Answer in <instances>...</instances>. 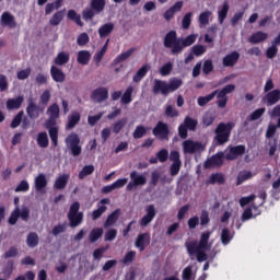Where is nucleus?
I'll list each match as a JSON object with an SVG mask.
<instances>
[{
  "label": "nucleus",
  "mask_w": 280,
  "mask_h": 280,
  "mask_svg": "<svg viewBox=\"0 0 280 280\" xmlns=\"http://www.w3.org/2000/svg\"><path fill=\"white\" fill-rule=\"evenodd\" d=\"M102 235H104V229L95 228L90 232L89 240L92 244H95V242H97Z\"/></svg>",
  "instance_id": "obj_38"
},
{
  "label": "nucleus",
  "mask_w": 280,
  "mask_h": 280,
  "mask_svg": "<svg viewBox=\"0 0 280 280\" xmlns=\"http://www.w3.org/2000/svg\"><path fill=\"white\" fill-rule=\"evenodd\" d=\"M69 60H71V55L62 50L55 57L54 65H56V67H65V65H69Z\"/></svg>",
  "instance_id": "obj_19"
},
{
  "label": "nucleus",
  "mask_w": 280,
  "mask_h": 280,
  "mask_svg": "<svg viewBox=\"0 0 280 280\" xmlns=\"http://www.w3.org/2000/svg\"><path fill=\"white\" fill-rule=\"evenodd\" d=\"M90 8H92L96 14H100L104 12V8H106V0H91Z\"/></svg>",
  "instance_id": "obj_30"
},
{
  "label": "nucleus",
  "mask_w": 280,
  "mask_h": 280,
  "mask_svg": "<svg viewBox=\"0 0 280 280\" xmlns=\"http://www.w3.org/2000/svg\"><path fill=\"white\" fill-rule=\"evenodd\" d=\"M215 95H218V90L211 92L206 96H199L197 100L198 106H207V104H209V102H211L215 97Z\"/></svg>",
  "instance_id": "obj_36"
},
{
  "label": "nucleus",
  "mask_w": 280,
  "mask_h": 280,
  "mask_svg": "<svg viewBox=\"0 0 280 280\" xmlns=\"http://www.w3.org/2000/svg\"><path fill=\"white\" fill-rule=\"evenodd\" d=\"M233 91H235V86L233 84H228L221 91L218 90L215 94L217 98H228L226 95L233 93Z\"/></svg>",
  "instance_id": "obj_44"
},
{
  "label": "nucleus",
  "mask_w": 280,
  "mask_h": 280,
  "mask_svg": "<svg viewBox=\"0 0 280 280\" xmlns=\"http://www.w3.org/2000/svg\"><path fill=\"white\" fill-rule=\"evenodd\" d=\"M95 172V166L93 164L85 165L83 168L79 172V180H84L86 176H91Z\"/></svg>",
  "instance_id": "obj_40"
},
{
  "label": "nucleus",
  "mask_w": 280,
  "mask_h": 280,
  "mask_svg": "<svg viewBox=\"0 0 280 280\" xmlns=\"http://www.w3.org/2000/svg\"><path fill=\"white\" fill-rule=\"evenodd\" d=\"M148 71H150V65H143L133 75V82H140L145 75H148Z\"/></svg>",
  "instance_id": "obj_31"
},
{
  "label": "nucleus",
  "mask_w": 280,
  "mask_h": 280,
  "mask_svg": "<svg viewBox=\"0 0 280 280\" xmlns=\"http://www.w3.org/2000/svg\"><path fill=\"white\" fill-rule=\"evenodd\" d=\"M67 18L70 21H73L74 23H77V25H79V27H84V22H82V16H80V14H78V12H75V10H73V9L69 10Z\"/></svg>",
  "instance_id": "obj_33"
},
{
  "label": "nucleus",
  "mask_w": 280,
  "mask_h": 280,
  "mask_svg": "<svg viewBox=\"0 0 280 280\" xmlns=\"http://www.w3.org/2000/svg\"><path fill=\"white\" fill-rule=\"evenodd\" d=\"M165 115L166 117L171 118L178 117V109H176L173 105H166Z\"/></svg>",
  "instance_id": "obj_64"
},
{
  "label": "nucleus",
  "mask_w": 280,
  "mask_h": 280,
  "mask_svg": "<svg viewBox=\"0 0 280 280\" xmlns=\"http://www.w3.org/2000/svg\"><path fill=\"white\" fill-rule=\"evenodd\" d=\"M266 113V107H260L258 109H255L250 115H249V121H257V119H260V117Z\"/></svg>",
  "instance_id": "obj_56"
},
{
  "label": "nucleus",
  "mask_w": 280,
  "mask_h": 280,
  "mask_svg": "<svg viewBox=\"0 0 280 280\" xmlns=\"http://www.w3.org/2000/svg\"><path fill=\"white\" fill-rule=\"evenodd\" d=\"M237 60H240V52L234 50L223 58V67H235Z\"/></svg>",
  "instance_id": "obj_22"
},
{
  "label": "nucleus",
  "mask_w": 280,
  "mask_h": 280,
  "mask_svg": "<svg viewBox=\"0 0 280 280\" xmlns=\"http://www.w3.org/2000/svg\"><path fill=\"white\" fill-rule=\"evenodd\" d=\"M233 128H235V124L231 121L220 122L214 129L215 136L213 138V145H224L225 143H229Z\"/></svg>",
  "instance_id": "obj_2"
},
{
  "label": "nucleus",
  "mask_w": 280,
  "mask_h": 280,
  "mask_svg": "<svg viewBox=\"0 0 280 280\" xmlns=\"http://www.w3.org/2000/svg\"><path fill=\"white\" fill-rule=\"evenodd\" d=\"M213 69H214L213 61L211 59H207L202 66V73L205 75H209L211 72H213Z\"/></svg>",
  "instance_id": "obj_55"
},
{
  "label": "nucleus",
  "mask_w": 280,
  "mask_h": 280,
  "mask_svg": "<svg viewBox=\"0 0 280 280\" xmlns=\"http://www.w3.org/2000/svg\"><path fill=\"white\" fill-rule=\"evenodd\" d=\"M65 143L71 156H80V154H82V145L80 144V136H78V133H70L66 138Z\"/></svg>",
  "instance_id": "obj_5"
},
{
  "label": "nucleus",
  "mask_w": 280,
  "mask_h": 280,
  "mask_svg": "<svg viewBox=\"0 0 280 280\" xmlns=\"http://www.w3.org/2000/svg\"><path fill=\"white\" fill-rule=\"evenodd\" d=\"M63 19H65V10L57 11L50 18L49 25H52V27H58V25L62 23Z\"/></svg>",
  "instance_id": "obj_28"
},
{
  "label": "nucleus",
  "mask_w": 280,
  "mask_h": 280,
  "mask_svg": "<svg viewBox=\"0 0 280 280\" xmlns=\"http://www.w3.org/2000/svg\"><path fill=\"white\" fill-rule=\"evenodd\" d=\"M23 102H25V98L23 96H18L15 98H9L7 101V109L8 110H19L21 106H23Z\"/></svg>",
  "instance_id": "obj_23"
},
{
  "label": "nucleus",
  "mask_w": 280,
  "mask_h": 280,
  "mask_svg": "<svg viewBox=\"0 0 280 280\" xmlns=\"http://www.w3.org/2000/svg\"><path fill=\"white\" fill-rule=\"evenodd\" d=\"M91 100L96 102L97 104H102V102H106L108 100V89L107 88H97L91 94Z\"/></svg>",
  "instance_id": "obj_14"
},
{
  "label": "nucleus",
  "mask_w": 280,
  "mask_h": 280,
  "mask_svg": "<svg viewBox=\"0 0 280 280\" xmlns=\"http://www.w3.org/2000/svg\"><path fill=\"white\" fill-rule=\"evenodd\" d=\"M231 240H233V235L231 234V230L224 228L221 232V242L226 246V244H231Z\"/></svg>",
  "instance_id": "obj_50"
},
{
  "label": "nucleus",
  "mask_w": 280,
  "mask_h": 280,
  "mask_svg": "<svg viewBox=\"0 0 280 280\" xmlns=\"http://www.w3.org/2000/svg\"><path fill=\"white\" fill-rule=\"evenodd\" d=\"M191 52L194 56H203V54H207V46L205 45H195L191 48Z\"/></svg>",
  "instance_id": "obj_61"
},
{
  "label": "nucleus",
  "mask_w": 280,
  "mask_h": 280,
  "mask_svg": "<svg viewBox=\"0 0 280 280\" xmlns=\"http://www.w3.org/2000/svg\"><path fill=\"white\" fill-rule=\"evenodd\" d=\"M69 183V174L60 175L54 183V189H65Z\"/></svg>",
  "instance_id": "obj_27"
},
{
  "label": "nucleus",
  "mask_w": 280,
  "mask_h": 280,
  "mask_svg": "<svg viewBox=\"0 0 280 280\" xmlns=\"http://www.w3.org/2000/svg\"><path fill=\"white\" fill-rule=\"evenodd\" d=\"M77 62L83 66L89 65V62H91V52L89 50H80L78 52Z\"/></svg>",
  "instance_id": "obj_29"
},
{
  "label": "nucleus",
  "mask_w": 280,
  "mask_h": 280,
  "mask_svg": "<svg viewBox=\"0 0 280 280\" xmlns=\"http://www.w3.org/2000/svg\"><path fill=\"white\" fill-rule=\"evenodd\" d=\"M226 179H224V175L222 173H214L210 176L209 183L210 185H224Z\"/></svg>",
  "instance_id": "obj_49"
},
{
  "label": "nucleus",
  "mask_w": 280,
  "mask_h": 280,
  "mask_svg": "<svg viewBox=\"0 0 280 280\" xmlns=\"http://www.w3.org/2000/svg\"><path fill=\"white\" fill-rule=\"evenodd\" d=\"M184 126L188 129V130H196L197 126H198V120L187 116L184 119Z\"/></svg>",
  "instance_id": "obj_54"
},
{
  "label": "nucleus",
  "mask_w": 280,
  "mask_h": 280,
  "mask_svg": "<svg viewBox=\"0 0 280 280\" xmlns=\"http://www.w3.org/2000/svg\"><path fill=\"white\" fill-rule=\"evenodd\" d=\"M136 51V48H129L127 51L121 52L114 59V65H119V62H124L130 58Z\"/></svg>",
  "instance_id": "obj_34"
},
{
  "label": "nucleus",
  "mask_w": 280,
  "mask_h": 280,
  "mask_svg": "<svg viewBox=\"0 0 280 280\" xmlns=\"http://www.w3.org/2000/svg\"><path fill=\"white\" fill-rule=\"evenodd\" d=\"M25 115V112L20 110L12 119L10 124V128H19L23 121V117Z\"/></svg>",
  "instance_id": "obj_47"
},
{
  "label": "nucleus",
  "mask_w": 280,
  "mask_h": 280,
  "mask_svg": "<svg viewBox=\"0 0 280 280\" xmlns=\"http://www.w3.org/2000/svg\"><path fill=\"white\" fill-rule=\"evenodd\" d=\"M37 145L40 148H49V137L47 132L42 131L37 135Z\"/></svg>",
  "instance_id": "obj_42"
},
{
  "label": "nucleus",
  "mask_w": 280,
  "mask_h": 280,
  "mask_svg": "<svg viewBox=\"0 0 280 280\" xmlns=\"http://www.w3.org/2000/svg\"><path fill=\"white\" fill-rule=\"evenodd\" d=\"M148 132V129L143 125H139L136 127L132 137L133 139H143Z\"/></svg>",
  "instance_id": "obj_51"
},
{
  "label": "nucleus",
  "mask_w": 280,
  "mask_h": 280,
  "mask_svg": "<svg viewBox=\"0 0 280 280\" xmlns=\"http://www.w3.org/2000/svg\"><path fill=\"white\" fill-rule=\"evenodd\" d=\"M1 25L3 27H10L11 30H14L16 27V20L14 19V15L10 12H3L0 19Z\"/></svg>",
  "instance_id": "obj_18"
},
{
  "label": "nucleus",
  "mask_w": 280,
  "mask_h": 280,
  "mask_svg": "<svg viewBox=\"0 0 280 280\" xmlns=\"http://www.w3.org/2000/svg\"><path fill=\"white\" fill-rule=\"evenodd\" d=\"M2 272L4 277H12V272H14V260H9L2 269Z\"/></svg>",
  "instance_id": "obj_58"
},
{
  "label": "nucleus",
  "mask_w": 280,
  "mask_h": 280,
  "mask_svg": "<svg viewBox=\"0 0 280 280\" xmlns=\"http://www.w3.org/2000/svg\"><path fill=\"white\" fill-rule=\"evenodd\" d=\"M267 39H268V33L257 31L256 33L250 35L249 43H252V45H259V43H264V40H267Z\"/></svg>",
  "instance_id": "obj_25"
},
{
  "label": "nucleus",
  "mask_w": 280,
  "mask_h": 280,
  "mask_svg": "<svg viewBox=\"0 0 280 280\" xmlns=\"http://www.w3.org/2000/svg\"><path fill=\"white\" fill-rule=\"evenodd\" d=\"M54 148H58V127H46Z\"/></svg>",
  "instance_id": "obj_45"
},
{
  "label": "nucleus",
  "mask_w": 280,
  "mask_h": 280,
  "mask_svg": "<svg viewBox=\"0 0 280 280\" xmlns=\"http://www.w3.org/2000/svg\"><path fill=\"white\" fill-rule=\"evenodd\" d=\"M145 211V215L142 217L139 222L140 226H148V224H150V222H152L154 218H156V208H154V205H149Z\"/></svg>",
  "instance_id": "obj_15"
},
{
  "label": "nucleus",
  "mask_w": 280,
  "mask_h": 280,
  "mask_svg": "<svg viewBox=\"0 0 280 280\" xmlns=\"http://www.w3.org/2000/svg\"><path fill=\"white\" fill-rule=\"evenodd\" d=\"M19 218H21V209L15 208V209L11 212V214H10V217H9V220H8L9 224H11L12 226H14V224H16V222H19Z\"/></svg>",
  "instance_id": "obj_53"
},
{
  "label": "nucleus",
  "mask_w": 280,
  "mask_h": 280,
  "mask_svg": "<svg viewBox=\"0 0 280 280\" xmlns=\"http://www.w3.org/2000/svg\"><path fill=\"white\" fill-rule=\"evenodd\" d=\"M45 113V107L36 104L34 100L30 98L26 106V114L28 119H38Z\"/></svg>",
  "instance_id": "obj_8"
},
{
  "label": "nucleus",
  "mask_w": 280,
  "mask_h": 280,
  "mask_svg": "<svg viewBox=\"0 0 280 280\" xmlns=\"http://www.w3.org/2000/svg\"><path fill=\"white\" fill-rule=\"evenodd\" d=\"M226 16H229V2H224L222 9L218 12V20L220 25L226 21Z\"/></svg>",
  "instance_id": "obj_43"
},
{
  "label": "nucleus",
  "mask_w": 280,
  "mask_h": 280,
  "mask_svg": "<svg viewBox=\"0 0 280 280\" xmlns=\"http://www.w3.org/2000/svg\"><path fill=\"white\" fill-rule=\"evenodd\" d=\"M213 13L211 11H203L199 14V25H209V19Z\"/></svg>",
  "instance_id": "obj_52"
},
{
  "label": "nucleus",
  "mask_w": 280,
  "mask_h": 280,
  "mask_svg": "<svg viewBox=\"0 0 280 280\" xmlns=\"http://www.w3.org/2000/svg\"><path fill=\"white\" fill-rule=\"evenodd\" d=\"M126 124H128V118H121L118 121H116L112 129L114 135H119L124 128H126Z\"/></svg>",
  "instance_id": "obj_41"
},
{
  "label": "nucleus",
  "mask_w": 280,
  "mask_h": 280,
  "mask_svg": "<svg viewBox=\"0 0 280 280\" xmlns=\"http://www.w3.org/2000/svg\"><path fill=\"white\" fill-rule=\"evenodd\" d=\"M107 209L108 208L106 206H100L96 210L92 212V220H100V218H102V215L106 213Z\"/></svg>",
  "instance_id": "obj_57"
},
{
  "label": "nucleus",
  "mask_w": 280,
  "mask_h": 280,
  "mask_svg": "<svg viewBox=\"0 0 280 280\" xmlns=\"http://www.w3.org/2000/svg\"><path fill=\"white\" fill-rule=\"evenodd\" d=\"M48 119L46 120V128H54L58 126V119H60V106L58 103H52L46 110Z\"/></svg>",
  "instance_id": "obj_6"
},
{
  "label": "nucleus",
  "mask_w": 280,
  "mask_h": 280,
  "mask_svg": "<svg viewBox=\"0 0 280 280\" xmlns=\"http://www.w3.org/2000/svg\"><path fill=\"white\" fill-rule=\"evenodd\" d=\"M50 77L54 80V82L62 84L65 80H67V74H65V71L62 69L58 68L57 66L50 67Z\"/></svg>",
  "instance_id": "obj_17"
},
{
  "label": "nucleus",
  "mask_w": 280,
  "mask_h": 280,
  "mask_svg": "<svg viewBox=\"0 0 280 280\" xmlns=\"http://www.w3.org/2000/svg\"><path fill=\"white\" fill-rule=\"evenodd\" d=\"M164 47H166V49H171L173 56L183 51V47H180V39L178 38L176 31H170L165 35Z\"/></svg>",
  "instance_id": "obj_4"
},
{
  "label": "nucleus",
  "mask_w": 280,
  "mask_h": 280,
  "mask_svg": "<svg viewBox=\"0 0 280 280\" xmlns=\"http://www.w3.org/2000/svg\"><path fill=\"white\" fill-rule=\"evenodd\" d=\"M159 180H161V173L159 171H153L151 173V179L149 180L150 187H156Z\"/></svg>",
  "instance_id": "obj_60"
},
{
  "label": "nucleus",
  "mask_w": 280,
  "mask_h": 280,
  "mask_svg": "<svg viewBox=\"0 0 280 280\" xmlns=\"http://www.w3.org/2000/svg\"><path fill=\"white\" fill-rule=\"evenodd\" d=\"M153 93L154 95H159V93H161L162 95H170L167 82L163 80L154 79Z\"/></svg>",
  "instance_id": "obj_16"
},
{
  "label": "nucleus",
  "mask_w": 280,
  "mask_h": 280,
  "mask_svg": "<svg viewBox=\"0 0 280 280\" xmlns=\"http://www.w3.org/2000/svg\"><path fill=\"white\" fill-rule=\"evenodd\" d=\"M279 102H280L279 89H275L270 92H267L261 98V103L265 104V106H275L276 104H279Z\"/></svg>",
  "instance_id": "obj_11"
},
{
  "label": "nucleus",
  "mask_w": 280,
  "mask_h": 280,
  "mask_svg": "<svg viewBox=\"0 0 280 280\" xmlns=\"http://www.w3.org/2000/svg\"><path fill=\"white\" fill-rule=\"evenodd\" d=\"M150 244V234L141 233L137 236L136 248H139L141 252L145 250V246Z\"/></svg>",
  "instance_id": "obj_21"
},
{
  "label": "nucleus",
  "mask_w": 280,
  "mask_h": 280,
  "mask_svg": "<svg viewBox=\"0 0 280 280\" xmlns=\"http://www.w3.org/2000/svg\"><path fill=\"white\" fill-rule=\"evenodd\" d=\"M119 215H121V210L120 209L114 210L110 214H108L104 223V228L108 229L109 226H115V224H117V220H119Z\"/></svg>",
  "instance_id": "obj_24"
},
{
  "label": "nucleus",
  "mask_w": 280,
  "mask_h": 280,
  "mask_svg": "<svg viewBox=\"0 0 280 280\" xmlns=\"http://www.w3.org/2000/svg\"><path fill=\"white\" fill-rule=\"evenodd\" d=\"M183 86V80L178 78L171 79L167 83L168 93H174V91H178Z\"/></svg>",
  "instance_id": "obj_37"
},
{
  "label": "nucleus",
  "mask_w": 280,
  "mask_h": 280,
  "mask_svg": "<svg viewBox=\"0 0 280 280\" xmlns=\"http://www.w3.org/2000/svg\"><path fill=\"white\" fill-rule=\"evenodd\" d=\"M225 156L226 155H224V152H218L217 154L212 155L205 162L206 170L211 167H221V165H224Z\"/></svg>",
  "instance_id": "obj_13"
},
{
  "label": "nucleus",
  "mask_w": 280,
  "mask_h": 280,
  "mask_svg": "<svg viewBox=\"0 0 280 280\" xmlns=\"http://www.w3.org/2000/svg\"><path fill=\"white\" fill-rule=\"evenodd\" d=\"M38 234L36 232H30L26 237V244L28 248H36V246H38Z\"/></svg>",
  "instance_id": "obj_35"
},
{
  "label": "nucleus",
  "mask_w": 280,
  "mask_h": 280,
  "mask_svg": "<svg viewBox=\"0 0 280 280\" xmlns=\"http://www.w3.org/2000/svg\"><path fill=\"white\" fill-rule=\"evenodd\" d=\"M135 91V88L128 86L125 91V93L121 95L120 102L121 104L128 105L132 102V93Z\"/></svg>",
  "instance_id": "obj_39"
},
{
  "label": "nucleus",
  "mask_w": 280,
  "mask_h": 280,
  "mask_svg": "<svg viewBox=\"0 0 280 280\" xmlns=\"http://www.w3.org/2000/svg\"><path fill=\"white\" fill-rule=\"evenodd\" d=\"M68 221L71 229H75L84 222V212H80V202L74 201L70 205L68 211Z\"/></svg>",
  "instance_id": "obj_3"
},
{
  "label": "nucleus",
  "mask_w": 280,
  "mask_h": 280,
  "mask_svg": "<svg viewBox=\"0 0 280 280\" xmlns=\"http://www.w3.org/2000/svg\"><path fill=\"white\" fill-rule=\"evenodd\" d=\"M80 119H82V116L79 114V112H72L68 116V121L66 124V130H73V128L80 124Z\"/></svg>",
  "instance_id": "obj_20"
},
{
  "label": "nucleus",
  "mask_w": 280,
  "mask_h": 280,
  "mask_svg": "<svg viewBox=\"0 0 280 280\" xmlns=\"http://www.w3.org/2000/svg\"><path fill=\"white\" fill-rule=\"evenodd\" d=\"M209 240H211V232L206 231L201 233L199 242L190 241L185 243L188 255L190 257L196 255L199 264H202V261H207V259H209V256H207V253L205 252L211 250V243H209Z\"/></svg>",
  "instance_id": "obj_1"
},
{
  "label": "nucleus",
  "mask_w": 280,
  "mask_h": 280,
  "mask_svg": "<svg viewBox=\"0 0 280 280\" xmlns=\"http://www.w3.org/2000/svg\"><path fill=\"white\" fill-rule=\"evenodd\" d=\"M130 179L131 182L128 183L126 190L127 191H132L135 187H143L148 183V178L143 174H139L137 171H132L130 173Z\"/></svg>",
  "instance_id": "obj_7"
},
{
  "label": "nucleus",
  "mask_w": 280,
  "mask_h": 280,
  "mask_svg": "<svg viewBox=\"0 0 280 280\" xmlns=\"http://www.w3.org/2000/svg\"><path fill=\"white\" fill-rule=\"evenodd\" d=\"M47 187V177L45 174L40 173L36 178H35V189L36 191H43Z\"/></svg>",
  "instance_id": "obj_32"
},
{
  "label": "nucleus",
  "mask_w": 280,
  "mask_h": 280,
  "mask_svg": "<svg viewBox=\"0 0 280 280\" xmlns=\"http://www.w3.org/2000/svg\"><path fill=\"white\" fill-rule=\"evenodd\" d=\"M153 135L154 137L167 141V139H170V127L163 121H158L156 126L153 128Z\"/></svg>",
  "instance_id": "obj_12"
},
{
  "label": "nucleus",
  "mask_w": 280,
  "mask_h": 280,
  "mask_svg": "<svg viewBox=\"0 0 280 280\" xmlns=\"http://www.w3.org/2000/svg\"><path fill=\"white\" fill-rule=\"evenodd\" d=\"M253 178V173L250 171H242L237 175L236 185H242V183H246V180Z\"/></svg>",
  "instance_id": "obj_46"
},
{
  "label": "nucleus",
  "mask_w": 280,
  "mask_h": 280,
  "mask_svg": "<svg viewBox=\"0 0 280 280\" xmlns=\"http://www.w3.org/2000/svg\"><path fill=\"white\" fill-rule=\"evenodd\" d=\"M156 158L160 163H165L167 162V159H170V151H167V149H161L156 153Z\"/></svg>",
  "instance_id": "obj_59"
},
{
  "label": "nucleus",
  "mask_w": 280,
  "mask_h": 280,
  "mask_svg": "<svg viewBox=\"0 0 280 280\" xmlns=\"http://www.w3.org/2000/svg\"><path fill=\"white\" fill-rule=\"evenodd\" d=\"M246 153V145L238 144L234 147H228V151L225 153L226 161H235L243 156Z\"/></svg>",
  "instance_id": "obj_9"
},
{
  "label": "nucleus",
  "mask_w": 280,
  "mask_h": 280,
  "mask_svg": "<svg viewBox=\"0 0 280 280\" xmlns=\"http://www.w3.org/2000/svg\"><path fill=\"white\" fill-rule=\"evenodd\" d=\"M113 30H115V24L105 23L98 28L100 38H106V36H110L113 34Z\"/></svg>",
  "instance_id": "obj_26"
},
{
  "label": "nucleus",
  "mask_w": 280,
  "mask_h": 280,
  "mask_svg": "<svg viewBox=\"0 0 280 280\" xmlns=\"http://www.w3.org/2000/svg\"><path fill=\"white\" fill-rule=\"evenodd\" d=\"M183 150L185 154H196V152H203L205 147L202 145V142L185 140L183 142Z\"/></svg>",
  "instance_id": "obj_10"
},
{
  "label": "nucleus",
  "mask_w": 280,
  "mask_h": 280,
  "mask_svg": "<svg viewBox=\"0 0 280 280\" xmlns=\"http://www.w3.org/2000/svg\"><path fill=\"white\" fill-rule=\"evenodd\" d=\"M174 69V65L168 61L165 65H163L160 69V73L161 75L165 77V75H170V73H172V70Z\"/></svg>",
  "instance_id": "obj_62"
},
{
  "label": "nucleus",
  "mask_w": 280,
  "mask_h": 280,
  "mask_svg": "<svg viewBox=\"0 0 280 280\" xmlns=\"http://www.w3.org/2000/svg\"><path fill=\"white\" fill-rule=\"evenodd\" d=\"M280 128L278 124L276 125H268L267 131H266V139H272L275 135H277V129Z\"/></svg>",
  "instance_id": "obj_63"
},
{
  "label": "nucleus",
  "mask_w": 280,
  "mask_h": 280,
  "mask_svg": "<svg viewBox=\"0 0 280 280\" xmlns=\"http://www.w3.org/2000/svg\"><path fill=\"white\" fill-rule=\"evenodd\" d=\"M196 38H198V35L191 34V35H188L186 38L180 39L182 51L184 47H191V45L196 43Z\"/></svg>",
  "instance_id": "obj_48"
}]
</instances>
